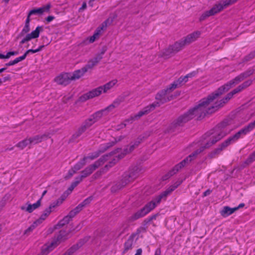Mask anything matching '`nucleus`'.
I'll return each instance as SVG.
<instances>
[{"instance_id": "nucleus-53", "label": "nucleus", "mask_w": 255, "mask_h": 255, "mask_svg": "<svg viewBox=\"0 0 255 255\" xmlns=\"http://www.w3.org/2000/svg\"><path fill=\"white\" fill-rule=\"evenodd\" d=\"M84 122L86 123V125L88 126V127L90 128L94 123H95V121L92 119V118L90 117L88 119H86L84 121Z\"/></svg>"}, {"instance_id": "nucleus-26", "label": "nucleus", "mask_w": 255, "mask_h": 255, "mask_svg": "<svg viewBox=\"0 0 255 255\" xmlns=\"http://www.w3.org/2000/svg\"><path fill=\"white\" fill-rule=\"evenodd\" d=\"M235 211L236 209L234 208H230L229 206H224L220 211V213L222 217L226 218L232 214Z\"/></svg>"}, {"instance_id": "nucleus-37", "label": "nucleus", "mask_w": 255, "mask_h": 255, "mask_svg": "<svg viewBox=\"0 0 255 255\" xmlns=\"http://www.w3.org/2000/svg\"><path fill=\"white\" fill-rule=\"evenodd\" d=\"M85 131V130H84L83 128L80 127L73 134L71 139L73 140L76 139L79 137H80Z\"/></svg>"}, {"instance_id": "nucleus-45", "label": "nucleus", "mask_w": 255, "mask_h": 255, "mask_svg": "<svg viewBox=\"0 0 255 255\" xmlns=\"http://www.w3.org/2000/svg\"><path fill=\"white\" fill-rule=\"evenodd\" d=\"M83 179L80 176L76 177L75 178L74 181H73L71 185H72L74 188H75L82 181Z\"/></svg>"}, {"instance_id": "nucleus-36", "label": "nucleus", "mask_w": 255, "mask_h": 255, "mask_svg": "<svg viewBox=\"0 0 255 255\" xmlns=\"http://www.w3.org/2000/svg\"><path fill=\"white\" fill-rule=\"evenodd\" d=\"M71 220L69 218L66 216L63 218V219L60 220L57 225H55V228L58 229L63 227L65 225L68 224Z\"/></svg>"}, {"instance_id": "nucleus-54", "label": "nucleus", "mask_w": 255, "mask_h": 255, "mask_svg": "<svg viewBox=\"0 0 255 255\" xmlns=\"http://www.w3.org/2000/svg\"><path fill=\"white\" fill-rule=\"evenodd\" d=\"M106 172L104 170L103 168L101 169L99 171L96 172L93 176V178L95 179L98 178L100 176H101L102 174L105 173Z\"/></svg>"}, {"instance_id": "nucleus-2", "label": "nucleus", "mask_w": 255, "mask_h": 255, "mask_svg": "<svg viewBox=\"0 0 255 255\" xmlns=\"http://www.w3.org/2000/svg\"><path fill=\"white\" fill-rule=\"evenodd\" d=\"M231 120H225L213 129L206 133L203 136V138L207 140L205 145L201 146L199 149L190 154L180 163L176 164L164 177H163V180H166L173 176L186 164H189L193 160L195 159L197 156L205 149L209 148L229 133L230 131H227L225 128L228 126L231 125Z\"/></svg>"}, {"instance_id": "nucleus-8", "label": "nucleus", "mask_w": 255, "mask_h": 255, "mask_svg": "<svg viewBox=\"0 0 255 255\" xmlns=\"http://www.w3.org/2000/svg\"><path fill=\"white\" fill-rule=\"evenodd\" d=\"M155 204L151 201L147 203L142 208L137 211L136 213L129 217L128 221L133 222L141 217H144L151 210L155 208Z\"/></svg>"}, {"instance_id": "nucleus-50", "label": "nucleus", "mask_w": 255, "mask_h": 255, "mask_svg": "<svg viewBox=\"0 0 255 255\" xmlns=\"http://www.w3.org/2000/svg\"><path fill=\"white\" fill-rule=\"evenodd\" d=\"M144 136L142 135H139L137 138V139L133 142H132L133 144H134L135 146H136V147H137L139 144L142 141L143 139H144Z\"/></svg>"}, {"instance_id": "nucleus-9", "label": "nucleus", "mask_w": 255, "mask_h": 255, "mask_svg": "<svg viewBox=\"0 0 255 255\" xmlns=\"http://www.w3.org/2000/svg\"><path fill=\"white\" fill-rule=\"evenodd\" d=\"M181 182H182L181 181H177L173 184L170 186L166 190L153 198L151 201L153 202L156 206L157 204L160 203L162 199H165L168 195L171 194L172 191H173L179 185H180Z\"/></svg>"}, {"instance_id": "nucleus-23", "label": "nucleus", "mask_w": 255, "mask_h": 255, "mask_svg": "<svg viewBox=\"0 0 255 255\" xmlns=\"http://www.w3.org/2000/svg\"><path fill=\"white\" fill-rule=\"evenodd\" d=\"M51 7V4L50 3H48L42 7H39L37 9H33L31 10L29 12V15H32L35 14H42L44 12H48Z\"/></svg>"}, {"instance_id": "nucleus-24", "label": "nucleus", "mask_w": 255, "mask_h": 255, "mask_svg": "<svg viewBox=\"0 0 255 255\" xmlns=\"http://www.w3.org/2000/svg\"><path fill=\"white\" fill-rule=\"evenodd\" d=\"M27 207H25V206H21L20 209L22 210H25L26 212L30 213H32L35 209L39 208L41 205V199H39L35 203L33 204H28Z\"/></svg>"}, {"instance_id": "nucleus-17", "label": "nucleus", "mask_w": 255, "mask_h": 255, "mask_svg": "<svg viewBox=\"0 0 255 255\" xmlns=\"http://www.w3.org/2000/svg\"><path fill=\"white\" fill-rule=\"evenodd\" d=\"M102 92V88L99 87L97 88H95L89 92L84 94L82 97L81 99L86 101L89 100L90 99L93 98L95 97L99 96L101 94Z\"/></svg>"}, {"instance_id": "nucleus-44", "label": "nucleus", "mask_w": 255, "mask_h": 255, "mask_svg": "<svg viewBox=\"0 0 255 255\" xmlns=\"http://www.w3.org/2000/svg\"><path fill=\"white\" fill-rule=\"evenodd\" d=\"M30 31V25L25 24L22 31L20 33L19 36H23L25 34L28 33Z\"/></svg>"}, {"instance_id": "nucleus-14", "label": "nucleus", "mask_w": 255, "mask_h": 255, "mask_svg": "<svg viewBox=\"0 0 255 255\" xmlns=\"http://www.w3.org/2000/svg\"><path fill=\"white\" fill-rule=\"evenodd\" d=\"M43 28L42 26H37L36 29L31 33L27 34L25 37L20 42V44H23L25 42L30 41L32 39L36 38L39 37L40 32L43 31Z\"/></svg>"}, {"instance_id": "nucleus-60", "label": "nucleus", "mask_w": 255, "mask_h": 255, "mask_svg": "<svg viewBox=\"0 0 255 255\" xmlns=\"http://www.w3.org/2000/svg\"><path fill=\"white\" fill-rule=\"evenodd\" d=\"M68 195L69 194H65V192L62 195L60 199L58 200L59 201V205L62 203L63 201H64Z\"/></svg>"}, {"instance_id": "nucleus-1", "label": "nucleus", "mask_w": 255, "mask_h": 255, "mask_svg": "<svg viewBox=\"0 0 255 255\" xmlns=\"http://www.w3.org/2000/svg\"><path fill=\"white\" fill-rule=\"evenodd\" d=\"M254 72L253 69H248L219 88L217 90L209 95L206 98L201 100L197 106L189 110L191 114L192 115V118L197 117V120H200L204 118L207 114H211L214 113V108H215L213 107L212 104L214 100L224 93L228 91L234 85L252 75Z\"/></svg>"}, {"instance_id": "nucleus-51", "label": "nucleus", "mask_w": 255, "mask_h": 255, "mask_svg": "<svg viewBox=\"0 0 255 255\" xmlns=\"http://www.w3.org/2000/svg\"><path fill=\"white\" fill-rule=\"evenodd\" d=\"M252 83V80H247L244 83H243L242 84L240 85L241 88L244 90L246 89V88L250 86Z\"/></svg>"}, {"instance_id": "nucleus-64", "label": "nucleus", "mask_w": 255, "mask_h": 255, "mask_svg": "<svg viewBox=\"0 0 255 255\" xmlns=\"http://www.w3.org/2000/svg\"><path fill=\"white\" fill-rule=\"evenodd\" d=\"M175 81L179 87L181 86L183 83H184V80L183 79L182 77H180L177 80Z\"/></svg>"}, {"instance_id": "nucleus-34", "label": "nucleus", "mask_w": 255, "mask_h": 255, "mask_svg": "<svg viewBox=\"0 0 255 255\" xmlns=\"http://www.w3.org/2000/svg\"><path fill=\"white\" fill-rule=\"evenodd\" d=\"M57 206H59L58 200H57L56 201L51 203L48 208L45 209V210L43 211V213H44L46 216L48 217L50 214V213L52 212V209L55 208Z\"/></svg>"}, {"instance_id": "nucleus-5", "label": "nucleus", "mask_w": 255, "mask_h": 255, "mask_svg": "<svg viewBox=\"0 0 255 255\" xmlns=\"http://www.w3.org/2000/svg\"><path fill=\"white\" fill-rule=\"evenodd\" d=\"M69 233L66 231H60L56 238L52 241L49 245H45L43 247L41 254L38 255H47L60 243L67 240L69 238Z\"/></svg>"}, {"instance_id": "nucleus-3", "label": "nucleus", "mask_w": 255, "mask_h": 255, "mask_svg": "<svg viewBox=\"0 0 255 255\" xmlns=\"http://www.w3.org/2000/svg\"><path fill=\"white\" fill-rule=\"evenodd\" d=\"M200 35L201 32L199 31H196L188 34L186 37L175 42L174 44L169 46L168 48L165 49L163 53V55L165 56H170L175 54L181 50L185 45L195 41Z\"/></svg>"}, {"instance_id": "nucleus-39", "label": "nucleus", "mask_w": 255, "mask_h": 255, "mask_svg": "<svg viewBox=\"0 0 255 255\" xmlns=\"http://www.w3.org/2000/svg\"><path fill=\"white\" fill-rule=\"evenodd\" d=\"M125 138L124 136L121 135L118 137L117 138L115 139V140L114 141H112V142L108 143L107 144V145L105 147V150H107L108 148H109L110 147H111L113 146L116 142L118 141H120L123 139Z\"/></svg>"}, {"instance_id": "nucleus-31", "label": "nucleus", "mask_w": 255, "mask_h": 255, "mask_svg": "<svg viewBox=\"0 0 255 255\" xmlns=\"http://www.w3.org/2000/svg\"><path fill=\"white\" fill-rule=\"evenodd\" d=\"M117 83V80H112L106 83L103 86H100L102 88V92L106 93L109 90L111 89Z\"/></svg>"}, {"instance_id": "nucleus-7", "label": "nucleus", "mask_w": 255, "mask_h": 255, "mask_svg": "<svg viewBox=\"0 0 255 255\" xmlns=\"http://www.w3.org/2000/svg\"><path fill=\"white\" fill-rule=\"evenodd\" d=\"M108 155H104L93 164L90 165L81 171L80 176L82 179L90 176L96 169L102 166L108 160Z\"/></svg>"}, {"instance_id": "nucleus-49", "label": "nucleus", "mask_w": 255, "mask_h": 255, "mask_svg": "<svg viewBox=\"0 0 255 255\" xmlns=\"http://www.w3.org/2000/svg\"><path fill=\"white\" fill-rule=\"evenodd\" d=\"M237 0H225L222 2V3L223 5L224 8H225L228 6L235 3Z\"/></svg>"}, {"instance_id": "nucleus-43", "label": "nucleus", "mask_w": 255, "mask_h": 255, "mask_svg": "<svg viewBox=\"0 0 255 255\" xmlns=\"http://www.w3.org/2000/svg\"><path fill=\"white\" fill-rule=\"evenodd\" d=\"M106 150H105V148H104L103 150H100L99 152H96V153L93 154L91 155H89L88 156H85V157H87V159H90L91 160H93V159L96 158L97 157H98L101 153L104 152Z\"/></svg>"}, {"instance_id": "nucleus-59", "label": "nucleus", "mask_w": 255, "mask_h": 255, "mask_svg": "<svg viewBox=\"0 0 255 255\" xmlns=\"http://www.w3.org/2000/svg\"><path fill=\"white\" fill-rule=\"evenodd\" d=\"M47 217V216H46L44 213H43L40 217L37 219L36 221L37 223H38V225H40L42 222L45 220V219Z\"/></svg>"}, {"instance_id": "nucleus-22", "label": "nucleus", "mask_w": 255, "mask_h": 255, "mask_svg": "<svg viewBox=\"0 0 255 255\" xmlns=\"http://www.w3.org/2000/svg\"><path fill=\"white\" fill-rule=\"evenodd\" d=\"M232 96L229 93L226 97L219 102H216L215 104H213V106L215 108V112L219 108L222 107L224 105L226 104L231 98Z\"/></svg>"}, {"instance_id": "nucleus-63", "label": "nucleus", "mask_w": 255, "mask_h": 255, "mask_svg": "<svg viewBox=\"0 0 255 255\" xmlns=\"http://www.w3.org/2000/svg\"><path fill=\"white\" fill-rule=\"evenodd\" d=\"M197 73V71H193L192 72H191V73L187 74L186 78H192L194 77V76H195L196 75Z\"/></svg>"}, {"instance_id": "nucleus-41", "label": "nucleus", "mask_w": 255, "mask_h": 255, "mask_svg": "<svg viewBox=\"0 0 255 255\" xmlns=\"http://www.w3.org/2000/svg\"><path fill=\"white\" fill-rule=\"evenodd\" d=\"M179 87V86H178L176 82L175 81L173 83L169 85V86L167 87L166 89L168 92V93H170V92H172L174 89Z\"/></svg>"}, {"instance_id": "nucleus-6", "label": "nucleus", "mask_w": 255, "mask_h": 255, "mask_svg": "<svg viewBox=\"0 0 255 255\" xmlns=\"http://www.w3.org/2000/svg\"><path fill=\"white\" fill-rule=\"evenodd\" d=\"M242 134L246 135V133L242 129L240 130L234 135L229 137L227 139L220 144L217 148L212 151L209 155L210 157L214 158L215 157L216 155L219 154L224 148L229 146L231 143H233L239 139Z\"/></svg>"}, {"instance_id": "nucleus-30", "label": "nucleus", "mask_w": 255, "mask_h": 255, "mask_svg": "<svg viewBox=\"0 0 255 255\" xmlns=\"http://www.w3.org/2000/svg\"><path fill=\"white\" fill-rule=\"evenodd\" d=\"M106 112H108V110H106V108H105L104 110L96 112L95 113L91 115L90 117L96 123L102 117V116H103V113Z\"/></svg>"}, {"instance_id": "nucleus-35", "label": "nucleus", "mask_w": 255, "mask_h": 255, "mask_svg": "<svg viewBox=\"0 0 255 255\" xmlns=\"http://www.w3.org/2000/svg\"><path fill=\"white\" fill-rule=\"evenodd\" d=\"M87 157H84L81 160L77 163L73 167V168L77 171L82 168L86 164V160Z\"/></svg>"}, {"instance_id": "nucleus-56", "label": "nucleus", "mask_w": 255, "mask_h": 255, "mask_svg": "<svg viewBox=\"0 0 255 255\" xmlns=\"http://www.w3.org/2000/svg\"><path fill=\"white\" fill-rule=\"evenodd\" d=\"M92 199V197H89L87 199H85L82 203H81L79 204L82 205V207L84 208L87 205L89 204L91 202Z\"/></svg>"}, {"instance_id": "nucleus-48", "label": "nucleus", "mask_w": 255, "mask_h": 255, "mask_svg": "<svg viewBox=\"0 0 255 255\" xmlns=\"http://www.w3.org/2000/svg\"><path fill=\"white\" fill-rule=\"evenodd\" d=\"M83 179L80 176L76 177L75 178L74 181H73L71 185H72L74 188H75L82 181Z\"/></svg>"}, {"instance_id": "nucleus-42", "label": "nucleus", "mask_w": 255, "mask_h": 255, "mask_svg": "<svg viewBox=\"0 0 255 255\" xmlns=\"http://www.w3.org/2000/svg\"><path fill=\"white\" fill-rule=\"evenodd\" d=\"M255 57V50L251 52L250 54H249L248 55L245 56L243 59V62H248L253 59Z\"/></svg>"}, {"instance_id": "nucleus-21", "label": "nucleus", "mask_w": 255, "mask_h": 255, "mask_svg": "<svg viewBox=\"0 0 255 255\" xmlns=\"http://www.w3.org/2000/svg\"><path fill=\"white\" fill-rule=\"evenodd\" d=\"M167 94H169V93L166 89L162 90L156 94L155 99L162 104L166 103L170 100V99L166 97Z\"/></svg>"}, {"instance_id": "nucleus-62", "label": "nucleus", "mask_w": 255, "mask_h": 255, "mask_svg": "<svg viewBox=\"0 0 255 255\" xmlns=\"http://www.w3.org/2000/svg\"><path fill=\"white\" fill-rule=\"evenodd\" d=\"M77 214L72 210L71 211L68 215L66 216L69 218V219L71 220V219L76 216Z\"/></svg>"}, {"instance_id": "nucleus-19", "label": "nucleus", "mask_w": 255, "mask_h": 255, "mask_svg": "<svg viewBox=\"0 0 255 255\" xmlns=\"http://www.w3.org/2000/svg\"><path fill=\"white\" fill-rule=\"evenodd\" d=\"M136 235L133 234L131 235L127 241L124 244V253H126L128 252L129 250H131L132 249L135 243V241L134 240V238Z\"/></svg>"}, {"instance_id": "nucleus-33", "label": "nucleus", "mask_w": 255, "mask_h": 255, "mask_svg": "<svg viewBox=\"0 0 255 255\" xmlns=\"http://www.w3.org/2000/svg\"><path fill=\"white\" fill-rule=\"evenodd\" d=\"M255 160V151H254L252 153H251L248 158L244 161L242 166L243 167H245L247 165H250Z\"/></svg>"}, {"instance_id": "nucleus-58", "label": "nucleus", "mask_w": 255, "mask_h": 255, "mask_svg": "<svg viewBox=\"0 0 255 255\" xmlns=\"http://www.w3.org/2000/svg\"><path fill=\"white\" fill-rule=\"evenodd\" d=\"M102 29L103 27H98L93 35L95 36V37L98 39L101 35Z\"/></svg>"}, {"instance_id": "nucleus-52", "label": "nucleus", "mask_w": 255, "mask_h": 255, "mask_svg": "<svg viewBox=\"0 0 255 255\" xmlns=\"http://www.w3.org/2000/svg\"><path fill=\"white\" fill-rule=\"evenodd\" d=\"M44 47V45H41L38 48H37L36 49H34H34H29L26 51V54L27 55L29 53H35L41 51Z\"/></svg>"}, {"instance_id": "nucleus-47", "label": "nucleus", "mask_w": 255, "mask_h": 255, "mask_svg": "<svg viewBox=\"0 0 255 255\" xmlns=\"http://www.w3.org/2000/svg\"><path fill=\"white\" fill-rule=\"evenodd\" d=\"M83 179L80 176L76 177L75 178L74 181H73L71 185H72L74 188H75L82 181Z\"/></svg>"}, {"instance_id": "nucleus-12", "label": "nucleus", "mask_w": 255, "mask_h": 255, "mask_svg": "<svg viewBox=\"0 0 255 255\" xmlns=\"http://www.w3.org/2000/svg\"><path fill=\"white\" fill-rule=\"evenodd\" d=\"M121 149H117L115 151H114L113 152H112L111 153H110L108 155V161L109 158V157L113 155H115V156L112 158V159L109 162L108 164H107L103 168H102L106 172H107L110 168L113 167L114 165L116 164V163L121 158H119V154L120 151H121Z\"/></svg>"}, {"instance_id": "nucleus-25", "label": "nucleus", "mask_w": 255, "mask_h": 255, "mask_svg": "<svg viewBox=\"0 0 255 255\" xmlns=\"http://www.w3.org/2000/svg\"><path fill=\"white\" fill-rule=\"evenodd\" d=\"M86 72V69H84L83 67L81 69L75 71L73 73H71V79L72 81L79 79Z\"/></svg>"}, {"instance_id": "nucleus-27", "label": "nucleus", "mask_w": 255, "mask_h": 255, "mask_svg": "<svg viewBox=\"0 0 255 255\" xmlns=\"http://www.w3.org/2000/svg\"><path fill=\"white\" fill-rule=\"evenodd\" d=\"M137 147L134 145V144H133L132 142H131L130 143V145H129V147L125 148L123 151H122L120 154H119V158H123L124 157V156L130 153H131L132 151L134 150V149L136 148Z\"/></svg>"}, {"instance_id": "nucleus-13", "label": "nucleus", "mask_w": 255, "mask_h": 255, "mask_svg": "<svg viewBox=\"0 0 255 255\" xmlns=\"http://www.w3.org/2000/svg\"><path fill=\"white\" fill-rule=\"evenodd\" d=\"M43 28L42 26H37L36 29L31 33L27 34L25 37L20 42V44H23L25 42L30 41L32 39L36 38L39 37L40 32L43 31Z\"/></svg>"}, {"instance_id": "nucleus-10", "label": "nucleus", "mask_w": 255, "mask_h": 255, "mask_svg": "<svg viewBox=\"0 0 255 255\" xmlns=\"http://www.w3.org/2000/svg\"><path fill=\"white\" fill-rule=\"evenodd\" d=\"M159 105L160 104L158 102L153 103L152 104L144 107L142 110L138 112L133 117H131L130 120L132 121L139 119L142 116L147 115L151 111L154 110L156 107H158Z\"/></svg>"}, {"instance_id": "nucleus-61", "label": "nucleus", "mask_w": 255, "mask_h": 255, "mask_svg": "<svg viewBox=\"0 0 255 255\" xmlns=\"http://www.w3.org/2000/svg\"><path fill=\"white\" fill-rule=\"evenodd\" d=\"M82 205L79 204L76 208L73 210L76 213L78 214L83 209Z\"/></svg>"}, {"instance_id": "nucleus-4", "label": "nucleus", "mask_w": 255, "mask_h": 255, "mask_svg": "<svg viewBox=\"0 0 255 255\" xmlns=\"http://www.w3.org/2000/svg\"><path fill=\"white\" fill-rule=\"evenodd\" d=\"M141 170V168L138 166L130 167L128 171L125 172L122 175L121 180L117 182L111 187V191L116 192L125 187L127 184L133 181L138 177Z\"/></svg>"}, {"instance_id": "nucleus-28", "label": "nucleus", "mask_w": 255, "mask_h": 255, "mask_svg": "<svg viewBox=\"0 0 255 255\" xmlns=\"http://www.w3.org/2000/svg\"><path fill=\"white\" fill-rule=\"evenodd\" d=\"M124 101V98L123 97L119 98L116 99L113 103L110 106L106 108V110H108V112L111 111L114 108L118 107L120 104Z\"/></svg>"}, {"instance_id": "nucleus-46", "label": "nucleus", "mask_w": 255, "mask_h": 255, "mask_svg": "<svg viewBox=\"0 0 255 255\" xmlns=\"http://www.w3.org/2000/svg\"><path fill=\"white\" fill-rule=\"evenodd\" d=\"M83 179L80 176L76 177L75 178L74 181H73L71 185H72L74 188H75L82 181Z\"/></svg>"}, {"instance_id": "nucleus-57", "label": "nucleus", "mask_w": 255, "mask_h": 255, "mask_svg": "<svg viewBox=\"0 0 255 255\" xmlns=\"http://www.w3.org/2000/svg\"><path fill=\"white\" fill-rule=\"evenodd\" d=\"M77 171H76L73 168L69 170L68 174L65 177V179H68L70 178L75 173H76Z\"/></svg>"}, {"instance_id": "nucleus-20", "label": "nucleus", "mask_w": 255, "mask_h": 255, "mask_svg": "<svg viewBox=\"0 0 255 255\" xmlns=\"http://www.w3.org/2000/svg\"><path fill=\"white\" fill-rule=\"evenodd\" d=\"M102 58L103 57L101 55H97L96 57L90 60L83 68L86 69V72H87L88 70L92 69L96 66Z\"/></svg>"}, {"instance_id": "nucleus-40", "label": "nucleus", "mask_w": 255, "mask_h": 255, "mask_svg": "<svg viewBox=\"0 0 255 255\" xmlns=\"http://www.w3.org/2000/svg\"><path fill=\"white\" fill-rule=\"evenodd\" d=\"M38 225V223L35 221L29 227H28L24 232V235H28Z\"/></svg>"}, {"instance_id": "nucleus-32", "label": "nucleus", "mask_w": 255, "mask_h": 255, "mask_svg": "<svg viewBox=\"0 0 255 255\" xmlns=\"http://www.w3.org/2000/svg\"><path fill=\"white\" fill-rule=\"evenodd\" d=\"M31 145L29 139V138H26L22 141L19 142L16 144V146L20 148L21 149H23L26 146Z\"/></svg>"}, {"instance_id": "nucleus-11", "label": "nucleus", "mask_w": 255, "mask_h": 255, "mask_svg": "<svg viewBox=\"0 0 255 255\" xmlns=\"http://www.w3.org/2000/svg\"><path fill=\"white\" fill-rule=\"evenodd\" d=\"M224 8V7L222 3H220L215 4L211 9L209 10L206 11L204 12L200 16L199 20L200 21H203L206 18L215 15V14L220 12Z\"/></svg>"}, {"instance_id": "nucleus-18", "label": "nucleus", "mask_w": 255, "mask_h": 255, "mask_svg": "<svg viewBox=\"0 0 255 255\" xmlns=\"http://www.w3.org/2000/svg\"><path fill=\"white\" fill-rule=\"evenodd\" d=\"M51 133L50 132H46L41 135H36L32 137H30L29 139L31 144H36L45 140L50 137Z\"/></svg>"}, {"instance_id": "nucleus-15", "label": "nucleus", "mask_w": 255, "mask_h": 255, "mask_svg": "<svg viewBox=\"0 0 255 255\" xmlns=\"http://www.w3.org/2000/svg\"><path fill=\"white\" fill-rule=\"evenodd\" d=\"M70 73H63L55 78V81L59 85L66 86L70 83Z\"/></svg>"}, {"instance_id": "nucleus-38", "label": "nucleus", "mask_w": 255, "mask_h": 255, "mask_svg": "<svg viewBox=\"0 0 255 255\" xmlns=\"http://www.w3.org/2000/svg\"><path fill=\"white\" fill-rule=\"evenodd\" d=\"M255 128V120L252 123H250L247 126H245L244 128H242L244 132L247 134L248 132L252 130Z\"/></svg>"}, {"instance_id": "nucleus-16", "label": "nucleus", "mask_w": 255, "mask_h": 255, "mask_svg": "<svg viewBox=\"0 0 255 255\" xmlns=\"http://www.w3.org/2000/svg\"><path fill=\"white\" fill-rule=\"evenodd\" d=\"M192 115L191 114L189 111L186 113L179 117L174 121L173 124L175 126H181L190 120L192 119Z\"/></svg>"}, {"instance_id": "nucleus-55", "label": "nucleus", "mask_w": 255, "mask_h": 255, "mask_svg": "<svg viewBox=\"0 0 255 255\" xmlns=\"http://www.w3.org/2000/svg\"><path fill=\"white\" fill-rule=\"evenodd\" d=\"M242 90H243V89L241 88L240 85H239L229 93L233 97L234 95L241 92Z\"/></svg>"}, {"instance_id": "nucleus-29", "label": "nucleus", "mask_w": 255, "mask_h": 255, "mask_svg": "<svg viewBox=\"0 0 255 255\" xmlns=\"http://www.w3.org/2000/svg\"><path fill=\"white\" fill-rule=\"evenodd\" d=\"M82 246V244L79 242L68 249L63 255H71Z\"/></svg>"}]
</instances>
